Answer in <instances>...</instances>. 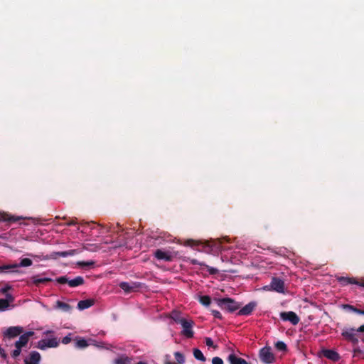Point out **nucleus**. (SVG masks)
Returning a JSON list of instances; mask_svg holds the SVG:
<instances>
[{
	"label": "nucleus",
	"mask_w": 364,
	"mask_h": 364,
	"mask_svg": "<svg viewBox=\"0 0 364 364\" xmlns=\"http://www.w3.org/2000/svg\"><path fill=\"white\" fill-rule=\"evenodd\" d=\"M95 304V300L92 299H85V300H81L77 304V308L80 310H84L86 309H88L93 306Z\"/></svg>",
	"instance_id": "20"
},
{
	"label": "nucleus",
	"mask_w": 364,
	"mask_h": 364,
	"mask_svg": "<svg viewBox=\"0 0 364 364\" xmlns=\"http://www.w3.org/2000/svg\"><path fill=\"white\" fill-rule=\"evenodd\" d=\"M336 279L342 286L356 284L364 288V279H358L355 277H337Z\"/></svg>",
	"instance_id": "5"
},
{
	"label": "nucleus",
	"mask_w": 364,
	"mask_h": 364,
	"mask_svg": "<svg viewBox=\"0 0 364 364\" xmlns=\"http://www.w3.org/2000/svg\"><path fill=\"white\" fill-rule=\"evenodd\" d=\"M141 286V283L139 282H120L119 287L124 291L126 293H130L135 291L137 289L140 288Z\"/></svg>",
	"instance_id": "12"
},
{
	"label": "nucleus",
	"mask_w": 364,
	"mask_h": 364,
	"mask_svg": "<svg viewBox=\"0 0 364 364\" xmlns=\"http://www.w3.org/2000/svg\"><path fill=\"white\" fill-rule=\"evenodd\" d=\"M199 301L202 305L208 306L211 304V298L208 295L200 296Z\"/></svg>",
	"instance_id": "26"
},
{
	"label": "nucleus",
	"mask_w": 364,
	"mask_h": 364,
	"mask_svg": "<svg viewBox=\"0 0 364 364\" xmlns=\"http://www.w3.org/2000/svg\"><path fill=\"white\" fill-rule=\"evenodd\" d=\"M33 335L34 332L31 331L21 333L18 340L15 342L14 346H19L20 348H23V347L26 346L30 338Z\"/></svg>",
	"instance_id": "13"
},
{
	"label": "nucleus",
	"mask_w": 364,
	"mask_h": 364,
	"mask_svg": "<svg viewBox=\"0 0 364 364\" xmlns=\"http://www.w3.org/2000/svg\"><path fill=\"white\" fill-rule=\"evenodd\" d=\"M87 346H88L87 341L82 338H78L75 343L76 348H86Z\"/></svg>",
	"instance_id": "28"
},
{
	"label": "nucleus",
	"mask_w": 364,
	"mask_h": 364,
	"mask_svg": "<svg viewBox=\"0 0 364 364\" xmlns=\"http://www.w3.org/2000/svg\"><path fill=\"white\" fill-rule=\"evenodd\" d=\"M322 355L325 358L334 362L339 360L341 358L340 355L336 351L331 349H323Z\"/></svg>",
	"instance_id": "18"
},
{
	"label": "nucleus",
	"mask_w": 364,
	"mask_h": 364,
	"mask_svg": "<svg viewBox=\"0 0 364 364\" xmlns=\"http://www.w3.org/2000/svg\"><path fill=\"white\" fill-rule=\"evenodd\" d=\"M275 347L278 350H280V351H287V346L283 341H277L275 343Z\"/></svg>",
	"instance_id": "32"
},
{
	"label": "nucleus",
	"mask_w": 364,
	"mask_h": 364,
	"mask_svg": "<svg viewBox=\"0 0 364 364\" xmlns=\"http://www.w3.org/2000/svg\"><path fill=\"white\" fill-rule=\"evenodd\" d=\"M193 356L196 359H197L200 361H202V362H205L206 360V358L204 356L203 353L198 348H194L193 350Z\"/></svg>",
	"instance_id": "25"
},
{
	"label": "nucleus",
	"mask_w": 364,
	"mask_h": 364,
	"mask_svg": "<svg viewBox=\"0 0 364 364\" xmlns=\"http://www.w3.org/2000/svg\"><path fill=\"white\" fill-rule=\"evenodd\" d=\"M95 264V262L92 260L87 261V262L80 261V262H77V264L81 267H87L94 266Z\"/></svg>",
	"instance_id": "31"
},
{
	"label": "nucleus",
	"mask_w": 364,
	"mask_h": 364,
	"mask_svg": "<svg viewBox=\"0 0 364 364\" xmlns=\"http://www.w3.org/2000/svg\"><path fill=\"white\" fill-rule=\"evenodd\" d=\"M55 307L57 309H61L65 312H68L71 310V306L70 304L63 302L61 301L58 300L55 303Z\"/></svg>",
	"instance_id": "23"
},
{
	"label": "nucleus",
	"mask_w": 364,
	"mask_h": 364,
	"mask_svg": "<svg viewBox=\"0 0 364 364\" xmlns=\"http://www.w3.org/2000/svg\"><path fill=\"white\" fill-rule=\"evenodd\" d=\"M205 344L207 346L210 347V348H213L214 349H217L218 348V346L215 345L213 340L209 338V337H206L205 338Z\"/></svg>",
	"instance_id": "34"
},
{
	"label": "nucleus",
	"mask_w": 364,
	"mask_h": 364,
	"mask_svg": "<svg viewBox=\"0 0 364 364\" xmlns=\"http://www.w3.org/2000/svg\"><path fill=\"white\" fill-rule=\"evenodd\" d=\"M22 348L19 346H15V349L11 352V355L13 358H18L21 353Z\"/></svg>",
	"instance_id": "33"
},
{
	"label": "nucleus",
	"mask_w": 364,
	"mask_h": 364,
	"mask_svg": "<svg viewBox=\"0 0 364 364\" xmlns=\"http://www.w3.org/2000/svg\"><path fill=\"white\" fill-rule=\"evenodd\" d=\"M31 279L33 280V283L36 286H38L40 284H44V283L52 281V279L50 278H47V277L38 278V275L32 277Z\"/></svg>",
	"instance_id": "24"
},
{
	"label": "nucleus",
	"mask_w": 364,
	"mask_h": 364,
	"mask_svg": "<svg viewBox=\"0 0 364 364\" xmlns=\"http://www.w3.org/2000/svg\"><path fill=\"white\" fill-rule=\"evenodd\" d=\"M33 264V262L29 258H23L21 260L20 263L18 264H6V265H2L0 266V274L6 272L9 269H16L20 267H29L31 266Z\"/></svg>",
	"instance_id": "4"
},
{
	"label": "nucleus",
	"mask_w": 364,
	"mask_h": 364,
	"mask_svg": "<svg viewBox=\"0 0 364 364\" xmlns=\"http://www.w3.org/2000/svg\"><path fill=\"white\" fill-rule=\"evenodd\" d=\"M363 341H364V338H363Z\"/></svg>",
	"instance_id": "50"
},
{
	"label": "nucleus",
	"mask_w": 364,
	"mask_h": 364,
	"mask_svg": "<svg viewBox=\"0 0 364 364\" xmlns=\"http://www.w3.org/2000/svg\"><path fill=\"white\" fill-rule=\"evenodd\" d=\"M41 360V354L37 351L30 353L28 357L24 359L25 364H39Z\"/></svg>",
	"instance_id": "16"
},
{
	"label": "nucleus",
	"mask_w": 364,
	"mask_h": 364,
	"mask_svg": "<svg viewBox=\"0 0 364 364\" xmlns=\"http://www.w3.org/2000/svg\"><path fill=\"white\" fill-rule=\"evenodd\" d=\"M77 250H70L68 251H62V252H54L50 256H46L44 257V259H57L58 257H66L68 256H73L75 254H77Z\"/></svg>",
	"instance_id": "14"
},
{
	"label": "nucleus",
	"mask_w": 364,
	"mask_h": 364,
	"mask_svg": "<svg viewBox=\"0 0 364 364\" xmlns=\"http://www.w3.org/2000/svg\"><path fill=\"white\" fill-rule=\"evenodd\" d=\"M52 333H53V331H47L44 333V334H46V335L52 334Z\"/></svg>",
	"instance_id": "46"
},
{
	"label": "nucleus",
	"mask_w": 364,
	"mask_h": 364,
	"mask_svg": "<svg viewBox=\"0 0 364 364\" xmlns=\"http://www.w3.org/2000/svg\"><path fill=\"white\" fill-rule=\"evenodd\" d=\"M23 333V328L22 326H11L9 327L4 333V338L11 339L14 338Z\"/></svg>",
	"instance_id": "8"
},
{
	"label": "nucleus",
	"mask_w": 364,
	"mask_h": 364,
	"mask_svg": "<svg viewBox=\"0 0 364 364\" xmlns=\"http://www.w3.org/2000/svg\"><path fill=\"white\" fill-rule=\"evenodd\" d=\"M359 314L364 315V309H360Z\"/></svg>",
	"instance_id": "47"
},
{
	"label": "nucleus",
	"mask_w": 364,
	"mask_h": 364,
	"mask_svg": "<svg viewBox=\"0 0 364 364\" xmlns=\"http://www.w3.org/2000/svg\"><path fill=\"white\" fill-rule=\"evenodd\" d=\"M55 281L61 284H68L70 287H76L85 283V279L81 276H77L73 279H69L67 277L63 276L56 278Z\"/></svg>",
	"instance_id": "2"
},
{
	"label": "nucleus",
	"mask_w": 364,
	"mask_h": 364,
	"mask_svg": "<svg viewBox=\"0 0 364 364\" xmlns=\"http://www.w3.org/2000/svg\"><path fill=\"white\" fill-rule=\"evenodd\" d=\"M211 312L215 318H219V319L223 318L222 314H220V311H218L217 310H212Z\"/></svg>",
	"instance_id": "37"
},
{
	"label": "nucleus",
	"mask_w": 364,
	"mask_h": 364,
	"mask_svg": "<svg viewBox=\"0 0 364 364\" xmlns=\"http://www.w3.org/2000/svg\"><path fill=\"white\" fill-rule=\"evenodd\" d=\"M191 264H199V265H201V266H204L205 264L203 263V262H199L197 259H193L191 260Z\"/></svg>",
	"instance_id": "41"
},
{
	"label": "nucleus",
	"mask_w": 364,
	"mask_h": 364,
	"mask_svg": "<svg viewBox=\"0 0 364 364\" xmlns=\"http://www.w3.org/2000/svg\"><path fill=\"white\" fill-rule=\"evenodd\" d=\"M60 341L57 338L41 339L37 343V348L41 350H46L48 348H56L59 346Z\"/></svg>",
	"instance_id": "6"
},
{
	"label": "nucleus",
	"mask_w": 364,
	"mask_h": 364,
	"mask_svg": "<svg viewBox=\"0 0 364 364\" xmlns=\"http://www.w3.org/2000/svg\"><path fill=\"white\" fill-rule=\"evenodd\" d=\"M154 256L159 260H164L166 262H171L173 259V257L170 252L163 251L161 249H157L154 252Z\"/></svg>",
	"instance_id": "17"
},
{
	"label": "nucleus",
	"mask_w": 364,
	"mask_h": 364,
	"mask_svg": "<svg viewBox=\"0 0 364 364\" xmlns=\"http://www.w3.org/2000/svg\"><path fill=\"white\" fill-rule=\"evenodd\" d=\"M204 266L207 268V269H208V271L210 274L213 275V274H217L218 272V269H216V268L210 267V266H208V265H207L205 264Z\"/></svg>",
	"instance_id": "35"
},
{
	"label": "nucleus",
	"mask_w": 364,
	"mask_h": 364,
	"mask_svg": "<svg viewBox=\"0 0 364 364\" xmlns=\"http://www.w3.org/2000/svg\"><path fill=\"white\" fill-rule=\"evenodd\" d=\"M20 219H21L20 217L10 216L9 218H5L4 220L9 221V222L14 223V222L18 221Z\"/></svg>",
	"instance_id": "38"
},
{
	"label": "nucleus",
	"mask_w": 364,
	"mask_h": 364,
	"mask_svg": "<svg viewBox=\"0 0 364 364\" xmlns=\"http://www.w3.org/2000/svg\"><path fill=\"white\" fill-rule=\"evenodd\" d=\"M70 341H71V338H70V335H68V336H65L62 339V343L63 344H68L69 343H70Z\"/></svg>",
	"instance_id": "39"
},
{
	"label": "nucleus",
	"mask_w": 364,
	"mask_h": 364,
	"mask_svg": "<svg viewBox=\"0 0 364 364\" xmlns=\"http://www.w3.org/2000/svg\"><path fill=\"white\" fill-rule=\"evenodd\" d=\"M76 224V222L73 220H70L69 222L67 223V225L68 226H72V225H74Z\"/></svg>",
	"instance_id": "43"
},
{
	"label": "nucleus",
	"mask_w": 364,
	"mask_h": 364,
	"mask_svg": "<svg viewBox=\"0 0 364 364\" xmlns=\"http://www.w3.org/2000/svg\"><path fill=\"white\" fill-rule=\"evenodd\" d=\"M259 356L261 361L265 364H270L274 361V354L272 353L271 348L269 346L261 348Z\"/></svg>",
	"instance_id": "3"
},
{
	"label": "nucleus",
	"mask_w": 364,
	"mask_h": 364,
	"mask_svg": "<svg viewBox=\"0 0 364 364\" xmlns=\"http://www.w3.org/2000/svg\"><path fill=\"white\" fill-rule=\"evenodd\" d=\"M175 359L178 364H182L185 362V357L183 353L177 351L174 353Z\"/></svg>",
	"instance_id": "29"
},
{
	"label": "nucleus",
	"mask_w": 364,
	"mask_h": 364,
	"mask_svg": "<svg viewBox=\"0 0 364 364\" xmlns=\"http://www.w3.org/2000/svg\"><path fill=\"white\" fill-rule=\"evenodd\" d=\"M343 308L345 310L350 311H353V312L358 314H359V312L360 311V309H359L356 308L355 306L350 305V304H344L343 306Z\"/></svg>",
	"instance_id": "30"
},
{
	"label": "nucleus",
	"mask_w": 364,
	"mask_h": 364,
	"mask_svg": "<svg viewBox=\"0 0 364 364\" xmlns=\"http://www.w3.org/2000/svg\"><path fill=\"white\" fill-rule=\"evenodd\" d=\"M170 318L176 323L181 324L186 318L181 316V314L178 311H172Z\"/></svg>",
	"instance_id": "22"
},
{
	"label": "nucleus",
	"mask_w": 364,
	"mask_h": 364,
	"mask_svg": "<svg viewBox=\"0 0 364 364\" xmlns=\"http://www.w3.org/2000/svg\"><path fill=\"white\" fill-rule=\"evenodd\" d=\"M228 360L230 364H249L245 359L237 357L234 353L229 355Z\"/></svg>",
	"instance_id": "21"
},
{
	"label": "nucleus",
	"mask_w": 364,
	"mask_h": 364,
	"mask_svg": "<svg viewBox=\"0 0 364 364\" xmlns=\"http://www.w3.org/2000/svg\"><path fill=\"white\" fill-rule=\"evenodd\" d=\"M355 331L363 333L364 332V324L361 325L358 329L355 330Z\"/></svg>",
	"instance_id": "42"
},
{
	"label": "nucleus",
	"mask_w": 364,
	"mask_h": 364,
	"mask_svg": "<svg viewBox=\"0 0 364 364\" xmlns=\"http://www.w3.org/2000/svg\"><path fill=\"white\" fill-rule=\"evenodd\" d=\"M212 364H224V363L220 357H214L212 359Z\"/></svg>",
	"instance_id": "36"
},
{
	"label": "nucleus",
	"mask_w": 364,
	"mask_h": 364,
	"mask_svg": "<svg viewBox=\"0 0 364 364\" xmlns=\"http://www.w3.org/2000/svg\"><path fill=\"white\" fill-rule=\"evenodd\" d=\"M166 364H176V363H173V362L166 361Z\"/></svg>",
	"instance_id": "49"
},
{
	"label": "nucleus",
	"mask_w": 364,
	"mask_h": 364,
	"mask_svg": "<svg viewBox=\"0 0 364 364\" xmlns=\"http://www.w3.org/2000/svg\"><path fill=\"white\" fill-rule=\"evenodd\" d=\"M257 306V302L251 301L246 304L244 307L240 309L237 313L238 316H248L252 314L255 307Z\"/></svg>",
	"instance_id": "15"
},
{
	"label": "nucleus",
	"mask_w": 364,
	"mask_h": 364,
	"mask_svg": "<svg viewBox=\"0 0 364 364\" xmlns=\"http://www.w3.org/2000/svg\"><path fill=\"white\" fill-rule=\"evenodd\" d=\"M131 359L127 356H121L114 360V364H129Z\"/></svg>",
	"instance_id": "27"
},
{
	"label": "nucleus",
	"mask_w": 364,
	"mask_h": 364,
	"mask_svg": "<svg viewBox=\"0 0 364 364\" xmlns=\"http://www.w3.org/2000/svg\"><path fill=\"white\" fill-rule=\"evenodd\" d=\"M353 351L355 354L363 353V351L358 348H354Z\"/></svg>",
	"instance_id": "44"
},
{
	"label": "nucleus",
	"mask_w": 364,
	"mask_h": 364,
	"mask_svg": "<svg viewBox=\"0 0 364 364\" xmlns=\"http://www.w3.org/2000/svg\"><path fill=\"white\" fill-rule=\"evenodd\" d=\"M0 356L6 360L7 358V354L5 353V350L3 348L0 346Z\"/></svg>",
	"instance_id": "40"
},
{
	"label": "nucleus",
	"mask_w": 364,
	"mask_h": 364,
	"mask_svg": "<svg viewBox=\"0 0 364 364\" xmlns=\"http://www.w3.org/2000/svg\"><path fill=\"white\" fill-rule=\"evenodd\" d=\"M270 289L278 293H284V282L278 277H273L270 283Z\"/></svg>",
	"instance_id": "9"
},
{
	"label": "nucleus",
	"mask_w": 364,
	"mask_h": 364,
	"mask_svg": "<svg viewBox=\"0 0 364 364\" xmlns=\"http://www.w3.org/2000/svg\"><path fill=\"white\" fill-rule=\"evenodd\" d=\"M181 325L183 328L181 334L188 338H193L194 335V331H193V321L185 319Z\"/></svg>",
	"instance_id": "7"
},
{
	"label": "nucleus",
	"mask_w": 364,
	"mask_h": 364,
	"mask_svg": "<svg viewBox=\"0 0 364 364\" xmlns=\"http://www.w3.org/2000/svg\"><path fill=\"white\" fill-rule=\"evenodd\" d=\"M14 301V297L11 294H6V299H0V311H4L9 306V302Z\"/></svg>",
	"instance_id": "19"
},
{
	"label": "nucleus",
	"mask_w": 364,
	"mask_h": 364,
	"mask_svg": "<svg viewBox=\"0 0 364 364\" xmlns=\"http://www.w3.org/2000/svg\"><path fill=\"white\" fill-rule=\"evenodd\" d=\"M11 289V287L10 286H7L4 288L2 289V292L3 293H6L7 292V291H9V289Z\"/></svg>",
	"instance_id": "45"
},
{
	"label": "nucleus",
	"mask_w": 364,
	"mask_h": 364,
	"mask_svg": "<svg viewBox=\"0 0 364 364\" xmlns=\"http://www.w3.org/2000/svg\"><path fill=\"white\" fill-rule=\"evenodd\" d=\"M355 329L353 328L346 329L342 331V336L348 341L351 342L353 346H356L358 343V339L355 335Z\"/></svg>",
	"instance_id": "11"
},
{
	"label": "nucleus",
	"mask_w": 364,
	"mask_h": 364,
	"mask_svg": "<svg viewBox=\"0 0 364 364\" xmlns=\"http://www.w3.org/2000/svg\"><path fill=\"white\" fill-rule=\"evenodd\" d=\"M218 305L228 312H234L240 308V304L231 298H223L217 299Z\"/></svg>",
	"instance_id": "1"
},
{
	"label": "nucleus",
	"mask_w": 364,
	"mask_h": 364,
	"mask_svg": "<svg viewBox=\"0 0 364 364\" xmlns=\"http://www.w3.org/2000/svg\"><path fill=\"white\" fill-rule=\"evenodd\" d=\"M136 364H147V363L145 362H143V361H139Z\"/></svg>",
	"instance_id": "48"
},
{
	"label": "nucleus",
	"mask_w": 364,
	"mask_h": 364,
	"mask_svg": "<svg viewBox=\"0 0 364 364\" xmlns=\"http://www.w3.org/2000/svg\"><path fill=\"white\" fill-rule=\"evenodd\" d=\"M280 318L283 321H288L293 325L299 323L300 318L294 311H284L280 314Z\"/></svg>",
	"instance_id": "10"
}]
</instances>
